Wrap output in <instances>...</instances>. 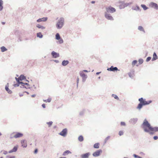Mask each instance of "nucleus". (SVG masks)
<instances>
[{"label": "nucleus", "mask_w": 158, "mask_h": 158, "mask_svg": "<svg viewBox=\"0 0 158 158\" xmlns=\"http://www.w3.org/2000/svg\"><path fill=\"white\" fill-rule=\"evenodd\" d=\"M15 156H11L9 157L8 158H15ZM0 158H3L2 157H1Z\"/></svg>", "instance_id": "43"}, {"label": "nucleus", "mask_w": 158, "mask_h": 158, "mask_svg": "<svg viewBox=\"0 0 158 158\" xmlns=\"http://www.w3.org/2000/svg\"><path fill=\"white\" fill-rule=\"evenodd\" d=\"M67 133V130L66 128L64 129L59 134L60 135L65 137Z\"/></svg>", "instance_id": "6"}, {"label": "nucleus", "mask_w": 158, "mask_h": 158, "mask_svg": "<svg viewBox=\"0 0 158 158\" xmlns=\"http://www.w3.org/2000/svg\"><path fill=\"white\" fill-rule=\"evenodd\" d=\"M52 55L54 58H56L59 56V54L58 53H56L54 51H53L51 53Z\"/></svg>", "instance_id": "13"}, {"label": "nucleus", "mask_w": 158, "mask_h": 158, "mask_svg": "<svg viewBox=\"0 0 158 158\" xmlns=\"http://www.w3.org/2000/svg\"><path fill=\"white\" fill-rule=\"evenodd\" d=\"M89 153H87L85 154H82L81 155V158H88L90 155Z\"/></svg>", "instance_id": "11"}, {"label": "nucleus", "mask_w": 158, "mask_h": 158, "mask_svg": "<svg viewBox=\"0 0 158 158\" xmlns=\"http://www.w3.org/2000/svg\"><path fill=\"white\" fill-rule=\"evenodd\" d=\"M1 51L2 52H5L7 50V49L5 47L3 46L1 48Z\"/></svg>", "instance_id": "30"}, {"label": "nucleus", "mask_w": 158, "mask_h": 158, "mask_svg": "<svg viewBox=\"0 0 158 158\" xmlns=\"http://www.w3.org/2000/svg\"><path fill=\"white\" fill-rule=\"evenodd\" d=\"M1 153H2V154H4V155H6L7 154L8 152L7 151L2 150V151L1 152Z\"/></svg>", "instance_id": "35"}, {"label": "nucleus", "mask_w": 158, "mask_h": 158, "mask_svg": "<svg viewBox=\"0 0 158 158\" xmlns=\"http://www.w3.org/2000/svg\"><path fill=\"white\" fill-rule=\"evenodd\" d=\"M78 140L80 142L84 140L83 137L82 135L80 136L78 138Z\"/></svg>", "instance_id": "24"}, {"label": "nucleus", "mask_w": 158, "mask_h": 158, "mask_svg": "<svg viewBox=\"0 0 158 158\" xmlns=\"http://www.w3.org/2000/svg\"><path fill=\"white\" fill-rule=\"evenodd\" d=\"M102 151L101 150H99L96 152H94L93 154V156L95 157H96L99 156L100 154L102 153Z\"/></svg>", "instance_id": "8"}, {"label": "nucleus", "mask_w": 158, "mask_h": 158, "mask_svg": "<svg viewBox=\"0 0 158 158\" xmlns=\"http://www.w3.org/2000/svg\"><path fill=\"white\" fill-rule=\"evenodd\" d=\"M54 61L56 62V63H58V60H55Z\"/></svg>", "instance_id": "50"}, {"label": "nucleus", "mask_w": 158, "mask_h": 158, "mask_svg": "<svg viewBox=\"0 0 158 158\" xmlns=\"http://www.w3.org/2000/svg\"><path fill=\"white\" fill-rule=\"evenodd\" d=\"M18 147V146H15L13 148L12 150L8 152L9 153H11L12 152H16L17 150Z\"/></svg>", "instance_id": "16"}, {"label": "nucleus", "mask_w": 158, "mask_h": 158, "mask_svg": "<svg viewBox=\"0 0 158 158\" xmlns=\"http://www.w3.org/2000/svg\"><path fill=\"white\" fill-rule=\"evenodd\" d=\"M52 121H50L49 122H48L47 123V124L48 125L49 127H51V126L52 124Z\"/></svg>", "instance_id": "34"}, {"label": "nucleus", "mask_w": 158, "mask_h": 158, "mask_svg": "<svg viewBox=\"0 0 158 158\" xmlns=\"http://www.w3.org/2000/svg\"><path fill=\"white\" fill-rule=\"evenodd\" d=\"M15 79L18 82V84H14V86H19V84H21L24 85H27V83H23L22 82H20V81H21L25 79V77L23 75H21L18 78H17L16 77L15 78Z\"/></svg>", "instance_id": "3"}, {"label": "nucleus", "mask_w": 158, "mask_h": 158, "mask_svg": "<svg viewBox=\"0 0 158 158\" xmlns=\"http://www.w3.org/2000/svg\"><path fill=\"white\" fill-rule=\"evenodd\" d=\"M23 134L19 132H13L11 134L10 138L12 139L14 138H17L22 137Z\"/></svg>", "instance_id": "4"}, {"label": "nucleus", "mask_w": 158, "mask_h": 158, "mask_svg": "<svg viewBox=\"0 0 158 158\" xmlns=\"http://www.w3.org/2000/svg\"><path fill=\"white\" fill-rule=\"evenodd\" d=\"M9 84L7 83L5 87V89L8 92V93H9L10 94L12 93V91L9 89Z\"/></svg>", "instance_id": "15"}, {"label": "nucleus", "mask_w": 158, "mask_h": 158, "mask_svg": "<svg viewBox=\"0 0 158 158\" xmlns=\"http://www.w3.org/2000/svg\"><path fill=\"white\" fill-rule=\"evenodd\" d=\"M137 63V61L136 60H133L132 63V65L133 66H134Z\"/></svg>", "instance_id": "31"}, {"label": "nucleus", "mask_w": 158, "mask_h": 158, "mask_svg": "<svg viewBox=\"0 0 158 158\" xmlns=\"http://www.w3.org/2000/svg\"><path fill=\"white\" fill-rule=\"evenodd\" d=\"M151 59V57H148L147 58L146 60L148 62V61L149 60H150Z\"/></svg>", "instance_id": "40"}, {"label": "nucleus", "mask_w": 158, "mask_h": 158, "mask_svg": "<svg viewBox=\"0 0 158 158\" xmlns=\"http://www.w3.org/2000/svg\"><path fill=\"white\" fill-rule=\"evenodd\" d=\"M151 7L157 10L158 9V6L157 4L154 2H151L150 4Z\"/></svg>", "instance_id": "10"}, {"label": "nucleus", "mask_w": 158, "mask_h": 158, "mask_svg": "<svg viewBox=\"0 0 158 158\" xmlns=\"http://www.w3.org/2000/svg\"><path fill=\"white\" fill-rule=\"evenodd\" d=\"M110 139V136L107 137L105 140V142L106 143L107 141Z\"/></svg>", "instance_id": "38"}, {"label": "nucleus", "mask_w": 158, "mask_h": 158, "mask_svg": "<svg viewBox=\"0 0 158 158\" xmlns=\"http://www.w3.org/2000/svg\"><path fill=\"white\" fill-rule=\"evenodd\" d=\"M37 37H39L40 38H42L43 37V35L41 32H39L37 33Z\"/></svg>", "instance_id": "27"}, {"label": "nucleus", "mask_w": 158, "mask_h": 158, "mask_svg": "<svg viewBox=\"0 0 158 158\" xmlns=\"http://www.w3.org/2000/svg\"><path fill=\"white\" fill-rule=\"evenodd\" d=\"M47 19V18H42L39 19L37 20V22H40L41 21H45Z\"/></svg>", "instance_id": "18"}, {"label": "nucleus", "mask_w": 158, "mask_h": 158, "mask_svg": "<svg viewBox=\"0 0 158 158\" xmlns=\"http://www.w3.org/2000/svg\"><path fill=\"white\" fill-rule=\"evenodd\" d=\"M106 9L107 12H109L111 13L115 12L116 11L115 9L114 8L111 6L106 8Z\"/></svg>", "instance_id": "7"}, {"label": "nucleus", "mask_w": 158, "mask_h": 158, "mask_svg": "<svg viewBox=\"0 0 158 158\" xmlns=\"http://www.w3.org/2000/svg\"><path fill=\"white\" fill-rule=\"evenodd\" d=\"M141 6L145 10L148 9V8L145 5L142 4L141 5Z\"/></svg>", "instance_id": "29"}, {"label": "nucleus", "mask_w": 158, "mask_h": 158, "mask_svg": "<svg viewBox=\"0 0 158 158\" xmlns=\"http://www.w3.org/2000/svg\"><path fill=\"white\" fill-rule=\"evenodd\" d=\"M139 64H142L143 62V60L142 59H140L139 60Z\"/></svg>", "instance_id": "32"}, {"label": "nucleus", "mask_w": 158, "mask_h": 158, "mask_svg": "<svg viewBox=\"0 0 158 158\" xmlns=\"http://www.w3.org/2000/svg\"><path fill=\"white\" fill-rule=\"evenodd\" d=\"M83 72H88V71L87 70H84Z\"/></svg>", "instance_id": "48"}, {"label": "nucleus", "mask_w": 158, "mask_h": 158, "mask_svg": "<svg viewBox=\"0 0 158 158\" xmlns=\"http://www.w3.org/2000/svg\"><path fill=\"white\" fill-rule=\"evenodd\" d=\"M42 106L44 108H45V105L44 104H43L42 105Z\"/></svg>", "instance_id": "46"}, {"label": "nucleus", "mask_w": 158, "mask_h": 158, "mask_svg": "<svg viewBox=\"0 0 158 158\" xmlns=\"http://www.w3.org/2000/svg\"><path fill=\"white\" fill-rule=\"evenodd\" d=\"M139 101L140 102V103L139 104L137 107V108L139 110H140L142 107L143 106L148 105L152 102L151 100L146 101L145 99H143L142 98H139Z\"/></svg>", "instance_id": "2"}, {"label": "nucleus", "mask_w": 158, "mask_h": 158, "mask_svg": "<svg viewBox=\"0 0 158 158\" xmlns=\"http://www.w3.org/2000/svg\"><path fill=\"white\" fill-rule=\"evenodd\" d=\"M60 40H59V43L60 44L62 43L63 42V40L62 39H59Z\"/></svg>", "instance_id": "41"}, {"label": "nucleus", "mask_w": 158, "mask_h": 158, "mask_svg": "<svg viewBox=\"0 0 158 158\" xmlns=\"http://www.w3.org/2000/svg\"><path fill=\"white\" fill-rule=\"evenodd\" d=\"M133 156L135 158H141V157H140L136 154H134Z\"/></svg>", "instance_id": "39"}, {"label": "nucleus", "mask_w": 158, "mask_h": 158, "mask_svg": "<svg viewBox=\"0 0 158 158\" xmlns=\"http://www.w3.org/2000/svg\"><path fill=\"white\" fill-rule=\"evenodd\" d=\"M3 1L2 0H0V11L2 10L3 8Z\"/></svg>", "instance_id": "22"}, {"label": "nucleus", "mask_w": 158, "mask_h": 158, "mask_svg": "<svg viewBox=\"0 0 158 158\" xmlns=\"http://www.w3.org/2000/svg\"><path fill=\"white\" fill-rule=\"evenodd\" d=\"M64 23V19L61 18L56 24V27L58 29L61 28L63 26Z\"/></svg>", "instance_id": "5"}, {"label": "nucleus", "mask_w": 158, "mask_h": 158, "mask_svg": "<svg viewBox=\"0 0 158 158\" xmlns=\"http://www.w3.org/2000/svg\"><path fill=\"white\" fill-rule=\"evenodd\" d=\"M91 2V3H92L93 4V3H95V1H92V2Z\"/></svg>", "instance_id": "49"}, {"label": "nucleus", "mask_w": 158, "mask_h": 158, "mask_svg": "<svg viewBox=\"0 0 158 158\" xmlns=\"http://www.w3.org/2000/svg\"><path fill=\"white\" fill-rule=\"evenodd\" d=\"M94 148H98L99 147V143H95L94 146Z\"/></svg>", "instance_id": "23"}, {"label": "nucleus", "mask_w": 158, "mask_h": 158, "mask_svg": "<svg viewBox=\"0 0 158 158\" xmlns=\"http://www.w3.org/2000/svg\"><path fill=\"white\" fill-rule=\"evenodd\" d=\"M22 146L23 147H26L27 146V144L25 140H23L21 141Z\"/></svg>", "instance_id": "17"}, {"label": "nucleus", "mask_w": 158, "mask_h": 158, "mask_svg": "<svg viewBox=\"0 0 158 158\" xmlns=\"http://www.w3.org/2000/svg\"><path fill=\"white\" fill-rule=\"evenodd\" d=\"M112 96L113 97H114L115 99H116L117 100L119 99V98H118V97L115 94H113L112 95Z\"/></svg>", "instance_id": "33"}, {"label": "nucleus", "mask_w": 158, "mask_h": 158, "mask_svg": "<svg viewBox=\"0 0 158 158\" xmlns=\"http://www.w3.org/2000/svg\"><path fill=\"white\" fill-rule=\"evenodd\" d=\"M79 78L78 77L77 78V83H78V82H79Z\"/></svg>", "instance_id": "47"}, {"label": "nucleus", "mask_w": 158, "mask_h": 158, "mask_svg": "<svg viewBox=\"0 0 158 158\" xmlns=\"http://www.w3.org/2000/svg\"><path fill=\"white\" fill-rule=\"evenodd\" d=\"M99 73V72H97L96 73V74L98 75Z\"/></svg>", "instance_id": "51"}, {"label": "nucleus", "mask_w": 158, "mask_h": 158, "mask_svg": "<svg viewBox=\"0 0 158 158\" xmlns=\"http://www.w3.org/2000/svg\"><path fill=\"white\" fill-rule=\"evenodd\" d=\"M38 152V149H36L34 151V153L36 154Z\"/></svg>", "instance_id": "45"}, {"label": "nucleus", "mask_w": 158, "mask_h": 158, "mask_svg": "<svg viewBox=\"0 0 158 158\" xmlns=\"http://www.w3.org/2000/svg\"><path fill=\"white\" fill-rule=\"evenodd\" d=\"M136 66H138V65H136Z\"/></svg>", "instance_id": "55"}, {"label": "nucleus", "mask_w": 158, "mask_h": 158, "mask_svg": "<svg viewBox=\"0 0 158 158\" xmlns=\"http://www.w3.org/2000/svg\"><path fill=\"white\" fill-rule=\"evenodd\" d=\"M60 37L59 34L58 33H57L56 35V40H59L60 39Z\"/></svg>", "instance_id": "28"}, {"label": "nucleus", "mask_w": 158, "mask_h": 158, "mask_svg": "<svg viewBox=\"0 0 158 158\" xmlns=\"http://www.w3.org/2000/svg\"><path fill=\"white\" fill-rule=\"evenodd\" d=\"M153 139L154 140H156L158 139V137L157 136H155L153 137Z\"/></svg>", "instance_id": "44"}, {"label": "nucleus", "mask_w": 158, "mask_h": 158, "mask_svg": "<svg viewBox=\"0 0 158 158\" xmlns=\"http://www.w3.org/2000/svg\"><path fill=\"white\" fill-rule=\"evenodd\" d=\"M2 135V134L1 132H0V136Z\"/></svg>", "instance_id": "54"}, {"label": "nucleus", "mask_w": 158, "mask_h": 158, "mask_svg": "<svg viewBox=\"0 0 158 158\" xmlns=\"http://www.w3.org/2000/svg\"><path fill=\"white\" fill-rule=\"evenodd\" d=\"M71 152L69 150H67L63 152V156H66L69 154L71 153Z\"/></svg>", "instance_id": "20"}, {"label": "nucleus", "mask_w": 158, "mask_h": 158, "mask_svg": "<svg viewBox=\"0 0 158 158\" xmlns=\"http://www.w3.org/2000/svg\"><path fill=\"white\" fill-rule=\"evenodd\" d=\"M44 102H50L51 101V99L50 98L48 99L44 100Z\"/></svg>", "instance_id": "37"}, {"label": "nucleus", "mask_w": 158, "mask_h": 158, "mask_svg": "<svg viewBox=\"0 0 158 158\" xmlns=\"http://www.w3.org/2000/svg\"><path fill=\"white\" fill-rule=\"evenodd\" d=\"M105 17L108 20H113V17L110 14H105Z\"/></svg>", "instance_id": "14"}, {"label": "nucleus", "mask_w": 158, "mask_h": 158, "mask_svg": "<svg viewBox=\"0 0 158 158\" xmlns=\"http://www.w3.org/2000/svg\"><path fill=\"white\" fill-rule=\"evenodd\" d=\"M142 127L145 132H149L151 135L158 131V127H152L146 119H145L142 125Z\"/></svg>", "instance_id": "1"}, {"label": "nucleus", "mask_w": 158, "mask_h": 158, "mask_svg": "<svg viewBox=\"0 0 158 158\" xmlns=\"http://www.w3.org/2000/svg\"><path fill=\"white\" fill-rule=\"evenodd\" d=\"M2 23L3 24H5V23H4V22H2Z\"/></svg>", "instance_id": "53"}, {"label": "nucleus", "mask_w": 158, "mask_h": 158, "mask_svg": "<svg viewBox=\"0 0 158 158\" xmlns=\"http://www.w3.org/2000/svg\"><path fill=\"white\" fill-rule=\"evenodd\" d=\"M138 29L140 31H143V32H145L144 30L142 27L141 26H139L138 27Z\"/></svg>", "instance_id": "26"}, {"label": "nucleus", "mask_w": 158, "mask_h": 158, "mask_svg": "<svg viewBox=\"0 0 158 158\" xmlns=\"http://www.w3.org/2000/svg\"><path fill=\"white\" fill-rule=\"evenodd\" d=\"M80 76L82 77L83 81H85L87 78V76L84 74L83 72H81L80 73Z\"/></svg>", "instance_id": "9"}, {"label": "nucleus", "mask_w": 158, "mask_h": 158, "mask_svg": "<svg viewBox=\"0 0 158 158\" xmlns=\"http://www.w3.org/2000/svg\"><path fill=\"white\" fill-rule=\"evenodd\" d=\"M69 63V61L68 60H63L62 62V64L63 66H66Z\"/></svg>", "instance_id": "19"}, {"label": "nucleus", "mask_w": 158, "mask_h": 158, "mask_svg": "<svg viewBox=\"0 0 158 158\" xmlns=\"http://www.w3.org/2000/svg\"><path fill=\"white\" fill-rule=\"evenodd\" d=\"M124 158H127V157H124Z\"/></svg>", "instance_id": "56"}, {"label": "nucleus", "mask_w": 158, "mask_h": 158, "mask_svg": "<svg viewBox=\"0 0 158 158\" xmlns=\"http://www.w3.org/2000/svg\"><path fill=\"white\" fill-rule=\"evenodd\" d=\"M108 71H114L118 70V69L116 67H114L113 66H111L110 68H108L107 69Z\"/></svg>", "instance_id": "12"}, {"label": "nucleus", "mask_w": 158, "mask_h": 158, "mask_svg": "<svg viewBox=\"0 0 158 158\" xmlns=\"http://www.w3.org/2000/svg\"><path fill=\"white\" fill-rule=\"evenodd\" d=\"M157 56L156 53L155 52H154L153 54V57L152 58V61L155 60H156V59H157Z\"/></svg>", "instance_id": "21"}, {"label": "nucleus", "mask_w": 158, "mask_h": 158, "mask_svg": "<svg viewBox=\"0 0 158 158\" xmlns=\"http://www.w3.org/2000/svg\"><path fill=\"white\" fill-rule=\"evenodd\" d=\"M137 7L138 9H139V7L137 6Z\"/></svg>", "instance_id": "52"}, {"label": "nucleus", "mask_w": 158, "mask_h": 158, "mask_svg": "<svg viewBox=\"0 0 158 158\" xmlns=\"http://www.w3.org/2000/svg\"><path fill=\"white\" fill-rule=\"evenodd\" d=\"M118 134L120 136L122 135L123 134V131H120L119 132Z\"/></svg>", "instance_id": "36"}, {"label": "nucleus", "mask_w": 158, "mask_h": 158, "mask_svg": "<svg viewBox=\"0 0 158 158\" xmlns=\"http://www.w3.org/2000/svg\"><path fill=\"white\" fill-rule=\"evenodd\" d=\"M121 125L122 126H125V123L124 122H121Z\"/></svg>", "instance_id": "42"}, {"label": "nucleus", "mask_w": 158, "mask_h": 158, "mask_svg": "<svg viewBox=\"0 0 158 158\" xmlns=\"http://www.w3.org/2000/svg\"><path fill=\"white\" fill-rule=\"evenodd\" d=\"M36 27L39 28H41L42 29H44L45 28V27L42 26L40 24H37Z\"/></svg>", "instance_id": "25"}]
</instances>
